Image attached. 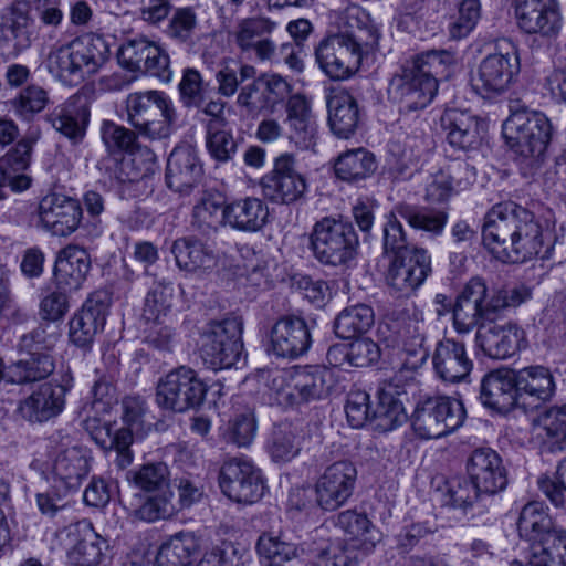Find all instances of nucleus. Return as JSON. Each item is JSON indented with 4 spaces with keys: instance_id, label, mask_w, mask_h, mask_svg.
Instances as JSON below:
<instances>
[{
    "instance_id": "1",
    "label": "nucleus",
    "mask_w": 566,
    "mask_h": 566,
    "mask_svg": "<svg viewBox=\"0 0 566 566\" xmlns=\"http://www.w3.org/2000/svg\"><path fill=\"white\" fill-rule=\"evenodd\" d=\"M338 32L323 39L315 49L319 69L333 81H345L358 72L364 55L378 45L379 32L369 13L357 4L342 10Z\"/></svg>"
},
{
    "instance_id": "2",
    "label": "nucleus",
    "mask_w": 566,
    "mask_h": 566,
    "mask_svg": "<svg viewBox=\"0 0 566 566\" xmlns=\"http://www.w3.org/2000/svg\"><path fill=\"white\" fill-rule=\"evenodd\" d=\"M482 241L504 263L525 262L537 255L544 243L535 216L512 201L497 203L486 213Z\"/></svg>"
},
{
    "instance_id": "3",
    "label": "nucleus",
    "mask_w": 566,
    "mask_h": 566,
    "mask_svg": "<svg viewBox=\"0 0 566 566\" xmlns=\"http://www.w3.org/2000/svg\"><path fill=\"white\" fill-rule=\"evenodd\" d=\"M453 64L454 55L446 50L418 55L391 78L388 87L390 99L406 112L427 107L438 92L439 78H447Z\"/></svg>"
},
{
    "instance_id": "4",
    "label": "nucleus",
    "mask_w": 566,
    "mask_h": 566,
    "mask_svg": "<svg viewBox=\"0 0 566 566\" xmlns=\"http://www.w3.org/2000/svg\"><path fill=\"white\" fill-rule=\"evenodd\" d=\"M91 395L92 401L85 403L80 411L82 424L99 448L115 451L114 462L118 469L124 470L134 461L130 449L134 437L129 429L117 428L116 423L102 419L115 400V388L106 378H101L94 382Z\"/></svg>"
},
{
    "instance_id": "5",
    "label": "nucleus",
    "mask_w": 566,
    "mask_h": 566,
    "mask_svg": "<svg viewBox=\"0 0 566 566\" xmlns=\"http://www.w3.org/2000/svg\"><path fill=\"white\" fill-rule=\"evenodd\" d=\"M503 136L517 155L516 161L524 177L541 169L552 137L549 119L541 112L518 109L511 113L503 124Z\"/></svg>"
},
{
    "instance_id": "6",
    "label": "nucleus",
    "mask_w": 566,
    "mask_h": 566,
    "mask_svg": "<svg viewBox=\"0 0 566 566\" xmlns=\"http://www.w3.org/2000/svg\"><path fill=\"white\" fill-rule=\"evenodd\" d=\"M109 57L106 40L97 34H84L67 44L53 48L45 65L50 74L65 85L75 86L98 72Z\"/></svg>"
},
{
    "instance_id": "7",
    "label": "nucleus",
    "mask_w": 566,
    "mask_h": 566,
    "mask_svg": "<svg viewBox=\"0 0 566 566\" xmlns=\"http://www.w3.org/2000/svg\"><path fill=\"white\" fill-rule=\"evenodd\" d=\"M310 249L322 265L346 270L358 255L359 239L350 221L324 217L313 226Z\"/></svg>"
},
{
    "instance_id": "8",
    "label": "nucleus",
    "mask_w": 566,
    "mask_h": 566,
    "mask_svg": "<svg viewBox=\"0 0 566 566\" xmlns=\"http://www.w3.org/2000/svg\"><path fill=\"white\" fill-rule=\"evenodd\" d=\"M128 123L137 134L149 140L170 136L177 120L171 99L163 92L147 91L132 93L126 98Z\"/></svg>"
},
{
    "instance_id": "9",
    "label": "nucleus",
    "mask_w": 566,
    "mask_h": 566,
    "mask_svg": "<svg viewBox=\"0 0 566 566\" xmlns=\"http://www.w3.org/2000/svg\"><path fill=\"white\" fill-rule=\"evenodd\" d=\"M126 481L137 491L149 494L135 511L136 517L145 522L167 518L174 513L170 491V471L164 462H148L126 472Z\"/></svg>"
},
{
    "instance_id": "10",
    "label": "nucleus",
    "mask_w": 566,
    "mask_h": 566,
    "mask_svg": "<svg viewBox=\"0 0 566 566\" xmlns=\"http://www.w3.org/2000/svg\"><path fill=\"white\" fill-rule=\"evenodd\" d=\"M329 371L317 367H294L269 375V388L281 406H296L328 396Z\"/></svg>"
},
{
    "instance_id": "11",
    "label": "nucleus",
    "mask_w": 566,
    "mask_h": 566,
    "mask_svg": "<svg viewBox=\"0 0 566 566\" xmlns=\"http://www.w3.org/2000/svg\"><path fill=\"white\" fill-rule=\"evenodd\" d=\"M497 52L488 54L472 72V90L483 98H494L506 92L520 73V57L515 44L502 39Z\"/></svg>"
},
{
    "instance_id": "12",
    "label": "nucleus",
    "mask_w": 566,
    "mask_h": 566,
    "mask_svg": "<svg viewBox=\"0 0 566 566\" xmlns=\"http://www.w3.org/2000/svg\"><path fill=\"white\" fill-rule=\"evenodd\" d=\"M243 322L239 316L209 322L200 336V357L213 369L232 367L243 350Z\"/></svg>"
},
{
    "instance_id": "13",
    "label": "nucleus",
    "mask_w": 566,
    "mask_h": 566,
    "mask_svg": "<svg viewBox=\"0 0 566 566\" xmlns=\"http://www.w3.org/2000/svg\"><path fill=\"white\" fill-rule=\"evenodd\" d=\"M207 385L190 367L180 366L161 377L156 388V403L166 411L184 413L205 401Z\"/></svg>"
},
{
    "instance_id": "14",
    "label": "nucleus",
    "mask_w": 566,
    "mask_h": 566,
    "mask_svg": "<svg viewBox=\"0 0 566 566\" xmlns=\"http://www.w3.org/2000/svg\"><path fill=\"white\" fill-rule=\"evenodd\" d=\"M219 485L230 500L244 504L258 502L265 491L260 470L250 461L240 458H232L223 463Z\"/></svg>"
},
{
    "instance_id": "15",
    "label": "nucleus",
    "mask_w": 566,
    "mask_h": 566,
    "mask_svg": "<svg viewBox=\"0 0 566 566\" xmlns=\"http://www.w3.org/2000/svg\"><path fill=\"white\" fill-rule=\"evenodd\" d=\"M452 310L453 327L458 334H469L480 326L484 319H492L493 312L489 305V289L480 276L469 280L463 286Z\"/></svg>"
},
{
    "instance_id": "16",
    "label": "nucleus",
    "mask_w": 566,
    "mask_h": 566,
    "mask_svg": "<svg viewBox=\"0 0 566 566\" xmlns=\"http://www.w3.org/2000/svg\"><path fill=\"white\" fill-rule=\"evenodd\" d=\"M357 468L349 460L329 464L315 483L317 505L324 511H336L353 496L357 482Z\"/></svg>"
},
{
    "instance_id": "17",
    "label": "nucleus",
    "mask_w": 566,
    "mask_h": 566,
    "mask_svg": "<svg viewBox=\"0 0 566 566\" xmlns=\"http://www.w3.org/2000/svg\"><path fill=\"white\" fill-rule=\"evenodd\" d=\"M517 28L525 34L556 38L563 27L557 0H512Z\"/></svg>"
},
{
    "instance_id": "18",
    "label": "nucleus",
    "mask_w": 566,
    "mask_h": 566,
    "mask_svg": "<svg viewBox=\"0 0 566 566\" xmlns=\"http://www.w3.org/2000/svg\"><path fill=\"white\" fill-rule=\"evenodd\" d=\"M39 224L52 235L69 237L83 219L81 202L62 192L51 191L38 205Z\"/></svg>"
},
{
    "instance_id": "19",
    "label": "nucleus",
    "mask_w": 566,
    "mask_h": 566,
    "mask_svg": "<svg viewBox=\"0 0 566 566\" xmlns=\"http://www.w3.org/2000/svg\"><path fill=\"white\" fill-rule=\"evenodd\" d=\"M72 381L73 378L67 371L62 376L61 382L52 380L40 385L19 402L17 412L31 423H43L57 417L65 407V396Z\"/></svg>"
},
{
    "instance_id": "20",
    "label": "nucleus",
    "mask_w": 566,
    "mask_h": 566,
    "mask_svg": "<svg viewBox=\"0 0 566 566\" xmlns=\"http://www.w3.org/2000/svg\"><path fill=\"white\" fill-rule=\"evenodd\" d=\"M431 273V258L422 248H412L411 252L392 258L386 281L392 292L408 296L423 284Z\"/></svg>"
},
{
    "instance_id": "21",
    "label": "nucleus",
    "mask_w": 566,
    "mask_h": 566,
    "mask_svg": "<svg viewBox=\"0 0 566 566\" xmlns=\"http://www.w3.org/2000/svg\"><path fill=\"white\" fill-rule=\"evenodd\" d=\"M118 63L132 71L143 72L163 81H169V56L146 38L129 39L118 50Z\"/></svg>"
},
{
    "instance_id": "22",
    "label": "nucleus",
    "mask_w": 566,
    "mask_h": 566,
    "mask_svg": "<svg viewBox=\"0 0 566 566\" xmlns=\"http://www.w3.org/2000/svg\"><path fill=\"white\" fill-rule=\"evenodd\" d=\"M294 166V157L283 154L276 158L272 172L262 178L263 192L271 201L289 205L304 196L307 185Z\"/></svg>"
},
{
    "instance_id": "23",
    "label": "nucleus",
    "mask_w": 566,
    "mask_h": 566,
    "mask_svg": "<svg viewBox=\"0 0 566 566\" xmlns=\"http://www.w3.org/2000/svg\"><path fill=\"white\" fill-rule=\"evenodd\" d=\"M467 474L476 490L494 495L507 485V472L501 455L491 448H478L467 460Z\"/></svg>"
},
{
    "instance_id": "24",
    "label": "nucleus",
    "mask_w": 566,
    "mask_h": 566,
    "mask_svg": "<svg viewBox=\"0 0 566 566\" xmlns=\"http://www.w3.org/2000/svg\"><path fill=\"white\" fill-rule=\"evenodd\" d=\"M311 344L306 322L297 316H284L271 329L269 350L277 357L294 359L305 354Z\"/></svg>"
},
{
    "instance_id": "25",
    "label": "nucleus",
    "mask_w": 566,
    "mask_h": 566,
    "mask_svg": "<svg viewBox=\"0 0 566 566\" xmlns=\"http://www.w3.org/2000/svg\"><path fill=\"white\" fill-rule=\"evenodd\" d=\"M480 399L485 407L502 413L521 407L515 370L502 369L488 374L481 384Z\"/></svg>"
},
{
    "instance_id": "26",
    "label": "nucleus",
    "mask_w": 566,
    "mask_h": 566,
    "mask_svg": "<svg viewBox=\"0 0 566 566\" xmlns=\"http://www.w3.org/2000/svg\"><path fill=\"white\" fill-rule=\"evenodd\" d=\"M274 28L275 23L268 18L244 19L237 27L235 43L243 53L253 52L260 61H272L275 45L269 35Z\"/></svg>"
},
{
    "instance_id": "27",
    "label": "nucleus",
    "mask_w": 566,
    "mask_h": 566,
    "mask_svg": "<svg viewBox=\"0 0 566 566\" xmlns=\"http://www.w3.org/2000/svg\"><path fill=\"white\" fill-rule=\"evenodd\" d=\"M91 270L88 252L78 245L69 244L59 251L54 265V280L57 289L77 291Z\"/></svg>"
},
{
    "instance_id": "28",
    "label": "nucleus",
    "mask_w": 566,
    "mask_h": 566,
    "mask_svg": "<svg viewBox=\"0 0 566 566\" xmlns=\"http://www.w3.org/2000/svg\"><path fill=\"white\" fill-rule=\"evenodd\" d=\"M432 364L438 377L450 382L464 380L473 367V361L468 357L464 344L451 338L438 342Z\"/></svg>"
},
{
    "instance_id": "29",
    "label": "nucleus",
    "mask_w": 566,
    "mask_h": 566,
    "mask_svg": "<svg viewBox=\"0 0 566 566\" xmlns=\"http://www.w3.org/2000/svg\"><path fill=\"white\" fill-rule=\"evenodd\" d=\"M523 339V331L512 323L504 325L486 324L480 326L475 342L485 355L494 359H506L518 349Z\"/></svg>"
},
{
    "instance_id": "30",
    "label": "nucleus",
    "mask_w": 566,
    "mask_h": 566,
    "mask_svg": "<svg viewBox=\"0 0 566 566\" xmlns=\"http://www.w3.org/2000/svg\"><path fill=\"white\" fill-rule=\"evenodd\" d=\"M90 115L87 101L82 96H72L49 114L46 120L56 132L77 144L86 134Z\"/></svg>"
},
{
    "instance_id": "31",
    "label": "nucleus",
    "mask_w": 566,
    "mask_h": 566,
    "mask_svg": "<svg viewBox=\"0 0 566 566\" xmlns=\"http://www.w3.org/2000/svg\"><path fill=\"white\" fill-rule=\"evenodd\" d=\"M202 176V166L196 151L189 146L176 147L168 157L167 186L180 193L191 190Z\"/></svg>"
},
{
    "instance_id": "32",
    "label": "nucleus",
    "mask_w": 566,
    "mask_h": 566,
    "mask_svg": "<svg viewBox=\"0 0 566 566\" xmlns=\"http://www.w3.org/2000/svg\"><path fill=\"white\" fill-rule=\"evenodd\" d=\"M226 226L241 232H258L268 223L269 207L260 198L247 197L223 207Z\"/></svg>"
},
{
    "instance_id": "33",
    "label": "nucleus",
    "mask_w": 566,
    "mask_h": 566,
    "mask_svg": "<svg viewBox=\"0 0 566 566\" xmlns=\"http://www.w3.org/2000/svg\"><path fill=\"white\" fill-rule=\"evenodd\" d=\"M90 472V460L80 447H71L60 451L53 460L52 473L56 488L64 492L75 491Z\"/></svg>"
},
{
    "instance_id": "34",
    "label": "nucleus",
    "mask_w": 566,
    "mask_h": 566,
    "mask_svg": "<svg viewBox=\"0 0 566 566\" xmlns=\"http://www.w3.org/2000/svg\"><path fill=\"white\" fill-rule=\"evenodd\" d=\"M443 128L448 132L449 144L461 150L479 147L482 140V126L480 120L464 111L449 109L441 117Z\"/></svg>"
},
{
    "instance_id": "35",
    "label": "nucleus",
    "mask_w": 566,
    "mask_h": 566,
    "mask_svg": "<svg viewBox=\"0 0 566 566\" xmlns=\"http://www.w3.org/2000/svg\"><path fill=\"white\" fill-rule=\"evenodd\" d=\"M515 379L523 408H526L528 399L541 403L549 400L555 392L553 375L544 366H530L515 370Z\"/></svg>"
},
{
    "instance_id": "36",
    "label": "nucleus",
    "mask_w": 566,
    "mask_h": 566,
    "mask_svg": "<svg viewBox=\"0 0 566 566\" xmlns=\"http://www.w3.org/2000/svg\"><path fill=\"white\" fill-rule=\"evenodd\" d=\"M171 253L177 266L189 273L208 272L217 265L213 251L195 237H182L175 240Z\"/></svg>"
},
{
    "instance_id": "37",
    "label": "nucleus",
    "mask_w": 566,
    "mask_h": 566,
    "mask_svg": "<svg viewBox=\"0 0 566 566\" xmlns=\"http://www.w3.org/2000/svg\"><path fill=\"white\" fill-rule=\"evenodd\" d=\"M517 531L522 538L528 542H538L552 537L553 534L562 531L558 528L548 514L547 506L538 501L525 504L520 513Z\"/></svg>"
},
{
    "instance_id": "38",
    "label": "nucleus",
    "mask_w": 566,
    "mask_h": 566,
    "mask_svg": "<svg viewBox=\"0 0 566 566\" xmlns=\"http://www.w3.org/2000/svg\"><path fill=\"white\" fill-rule=\"evenodd\" d=\"M327 107L332 132L339 138H349L359 123L357 101L348 92L340 91L328 98Z\"/></svg>"
},
{
    "instance_id": "39",
    "label": "nucleus",
    "mask_w": 566,
    "mask_h": 566,
    "mask_svg": "<svg viewBox=\"0 0 566 566\" xmlns=\"http://www.w3.org/2000/svg\"><path fill=\"white\" fill-rule=\"evenodd\" d=\"M54 369L55 363L49 353H34L8 366L4 377L8 382L21 385L45 379Z\"/></svg>"
},
{
    "instance_id": "40",
    "label": "nucleus",
    "mask_w": 566,
    "mask_h": 566,
    "mask_svg": "<svg viewBox=\"0 0 566 566\" xmlns=\"http://www.w3.org/2000/svg\"><path fill=\"white\" fill-rule=\"evenodd\" d=\"M396 211L411 228L433 235L443 232L449 218L446 208L420 207L405 202L396 205Z\"/></svg>"
},
{
    "instance_id": "41",
    "label": "nucleus",
    "mask_w": 566,
    "mask_h": 566,
    "mask_svg": "<svg viewBox=\"0 0 566 566\" xmlns=\"http://www.w3.org/2000/svg\"><path fill=\"white\" fill-rule=\"evenodd\" d=\"M107 542L93 530H87L72 548L67 551V562L73 566H106Z\"/></svg>"
},
{
    "instance_id": "42",
    "label": "nucleus",
    "mask_w": 566,
    "mask_h": 566,
    "mask_svg": "<svg viewBox=\"0 0 566 566\" xmlns=\"http://www.w3.org/2000/svg\"><path fill=\"white\" fill-rule=\"evenodd\" d=\"M377 169L375 157L366 149L358 148L342 154L334 170L337 178L346 182H359L370 177Z\"/></svg>"
},
{
    "instance_id": "43",
    "label": "nucleus",
    "mask_w": 566,
    "mask_h": 566,
    "mask_svg": "<svg viewBox=\"0 0 566 566\" xmlns=\"http://www.w3.org/2000/svg\"><path fill=\"white\" fill-rule=\"evenodd\" d=\"M375 322L370 306L357 304L344 308L334 321V332L342 339H353L367 333Z\"/></svg>"
},
{
    "instance_id": "44",
    "label": "nucleus",
    "mask_w": 566,
    "mask_h": 566,
    "mask_svg": "<svg viewBox=\"0 0 566 566\" xmlns=\"http://www.w3.org/2000/svg\"><path fill=\"white\" fill-rule=\"evenodd\" d=\"M223 205L219 196L203 193L193 206L191 227L203 235H211L226 224Z\"/></svg>"
},
{
    "instance_id": "45",
    "label": "nucleus",
    "mask_w": 566,
    "mask_h": 566,
    "mask_svg": "<svg viewBox=\"0 0 566 566\" xmlns=\"http://www.w3.org/2000/svg\"><path fill=\"white\" fill-rule=\"evenodd\" d=\"M336 526L350 539L359 541L365 551L373 549L376 542L380 539L379 532L364 513L352 510L344 511L337 515Z\"/></svg>"
},
{
    "instance_id": "46",
    "label": "nucleus",
    "mask_w": 566,
    "mask_h": 566,
    "mask_svg": "<svg viewBox=\"0 0 566 566\" xmlns=\"http://www.w3.org/2000/svg\"><path fill=\"white\" fill-rule=\"evenodd\" d=\"M197 549V543L191 534H177L165 542L156 556L157 566H187L189 558Z\"/></svg>"
},
{
    "instance_id": "47",
    "label": "nucleus",
    "mask_w": 566,
    "mask_h": 566,
    "mask_svg": "<svg viewBox=\"0 0 566 566\" xmlns=\"http://www.w3.org/2000/svg\"><path fill=\"white\" fill-rule=\"evenodd\" d=\"M407 420L402 402L391 391L381 389L379 391V403L373 412L371 423L376 430L391 431Z\"/></svg>"
},
{
    "instance_id": "48",
    "label": "nucleus",
    "mask_w": 566,
    "mask_h": 566,
    "mask_svg": "<svg viewBox=\"0 0 566 566\" xmlns=\"http://www.w3.org/2000/svg\"><path fill=\"white\" fill-rule=\"evenodd\" d=\"M301 432L296 426L289 422L277 424L269 444L271 458L276 462L292 460L301 450Z\"/></svg>"
},
{
    "instance_id": "49",
    "label": "nucleus",
    "mask_w": 566,
    "mask_h": 566,
    "mask_svg": "<svg viewBox=\"0 0 566 566\" xmlns=\"http://www.w3.org/2000/svg\"><path fill=\"white\" fill-rule=\"evenodd\" d=\"M41 138V129L31 126L15 145L0 158V169H12L13 172L24 171L29 168L35 144Z\"/></svg>"
},
{
    "instance_id": "50",
    "label": "nucleus",
    "mask_w": 566,
    "mask_h": 566,
    "mask_svg": "<svg viewBox=\"0 0 566 566\" xmlns=\"http://www.w3.org/2000/svg\"><path fill=\"white\" fill-rule=\"evenodd\" d=\"M552 451L566 450V405L551 407L536 418Z\"/></svg>"
},
{
    "instance_id": "51",
    "label": "nucleus",
    "mask_w": 566,
    "mask_h": 566,
    "mask_svg": "<svg viewBox=\"0 0 566 566\" xmlns=\"http://www.w3.org/2000/svg\"><path fill=\"white\" fill-rule=\"evenodd\" d=\"M49 103L48 91L40 85L30 84L11 101V107L21 120L31 122Z\"/></svg>"
},
{
    "instance_id": "52",
    "label": "nucleus",
    "mask_w": 566,
    "mask_h": 566,
    "mask_svg": "<svg viewBox=\"0 0 566 566\" xmlns=\"http://www.w3.org/2000/svg\"><path fill=\"white\" fill-rule=\"evenodd\" d=\"M30 17L25 4H14L10 8L9 17L3 23L8 40L13 41V52L19 54L31 44L29 32Z\"/></svg>"
},
{
    "instance_id": "53",
    "label": "nucleus",
    "mask_w": 566,
    "mask_h": 566,
    "mask_svg": "<svg viewBox=\"0 0 566 566\" xmlns=\"http://www.w3.org/2000/svg\"><path fill=\"white\" fill-rule=\"evenodd\" d=\"M412 428L421 439H439L447 436L446 424L441 423L430 398L418 405L412 415Z\"/></svg>"
},
{
    "instance_id": "54",
    "label": "nucleus",
    "mask_w": 566,
    "mask_h": 566,
    "mask_svg": "<svg viewBox=\"0 0 566 566\" xmlns=\"http://www.w3.org/2000/svg\"><path fill=\"white\" fill-rule=\"evenodd\" d=\"M386 218L387 221L382 229L384 253L392 254L395 258L411 252L413 247L409 245L407 233L396 211V206Z\"/></svg>"
},
{
    "instance_id": "55",
    "label": "nucleus",
    "mask_w": 566,
    "mask_h": 566,
    "mask_svg": "<svg viewBox=\"0 0 566 566\" xmlns=\"http://www.w3.org/2000/svg\"><path fill=\"white\" fill-rule=\"evenodd\" d=\"M258 552L264 566H284L296 556L294 544L281 541L271 534H263L258 542Z\"/></svg>"
},
{
    "instance_id": "56",
    "label": "nucleus",
    "mask_w": 566,
    "mask_h": 566,
    "mask_svg": "<svg viewBox=\"0 0 566 566\" xmlns=\"http://www.w3.org/2000/svg\"><path fill=\"white\" fill-rule=\"evenodd\" d=\"M532 556L535 565L566 566V531L562 530L542 541Z\"/></svg>"
},
{
    "instance_id": "57",
    "label": "nucleus",
    "mask_w": 566,
    "mask_h": 566,
    "mask_svg": "<svg viewBox=\"0 0 566 566\" xmlns=\"http://www.w3.org/2000/svg\"><path fill=\"white\" fill-rule=\"evenodd\" d=\"M105 324L94 318L92 314L78 311L70 321V340L77 347L88 348L95 336Z\"/></svg>"
},
{
    "instance_id": "58",
    "label": "nucleus",
    "mask_w": 566,
    "mask_h": 566,
    "mask_svg": "<svg viewBox=\"0 0 566 566\" xmlns=\"http://www.w3.org/2000/svg\"><path fill=\"white\" fill-rule=\"evenodd\" d=\"M171 287L157 284L146 295L143 317L147 322L159 323L171 308Z\"/></svg>"
},
{
    "instance_id": "59",
    "label": "nucleus",
    "mask_w": 566,
    "mask_h": 566,
    "mask_svg": "<svg viewBox=\"0 0 566 566\" xmlns=\"http://www.w3.org/2000/svg\"><path fill=\"white\" fill-rule=\"evenodd\" d=\"M441 423L446 424L447 434L459 429L465 420V409L461 400L451 397L430 398Z\"/></svg>"
},
{
    "instance_id": "60",
    "label": "nucleus",
    "mask_w": 566,
    "mask_h": 566,
    "mask_svg": "<svg viewBox=\"0 0 566 566\" xmlns=\"http://www.w3.org/2000/svg\"><path fill=\"white\" fill-rule=\"evenodd\" d=\"M102 139L109 151H133L136 144V133L111 120H104L101 127Z\"/></svg>"
},
{
    "instance_id": "61",
    "label": "nucleus",
    "mask_w": 566,
    "mask_h": 566,
    "mask_svg": "<svg viewBox=\"0 0 566 566\" xmlns=\"http://www.w3.org/2000/svg\"><path fill=\"white\" fill-rule=\"evenodd\" d=\"M397 334L398 345H402L406 350L416 352L424 344L426 337L423 333V324L415 317H406L401 321L394 322L390 326Z\"/></svg>"
},
{
    "instance_id": "62",
    "label": "nucleus",
    "mask_w": 566,
    "mask_h": 566,
    "mask_svg": "<svg viewBox=\"0 0 566 566\" xmlns=\"http://www.w3.org/2000/svg\"><path fill=\"white\" fill-rule=\"evenodd\" d=\"M482 495V492L476 490L471 479H452L448 482L446 504L467 511Z\"/></svg>"
},
{
    "instance_id": "63",
    "label": "nucleus",
    "mask_w": 566,
    "mask_h": 566,
    "mask_svg": "<svg viewBox=\"0 0 566 566\" xmlns=\"http://www.w3.org/2000/svg\"><path fill=\"white\" fill-rule=\"evenodd\" d=\"M481 18L480 0H462L459 6V17L449 27V35L459 40L469 35Z\"/></svg>"
},
{
    "instance_id": "64",
    "label": "nucleus",
    "mask_w": 566,
    "mask_h": 566,
    "mask_svg": "<svg viewBox=\"0 0 566 566\" xmlns=\"http://www.w3.org/2000/svg\"><path fill=\"white\" fill-rule=\"evenodd\" d=\"M538 489L557 509H566V459L557 467L554 478L541 476Z\"/></svg>"
}]
</instances>
